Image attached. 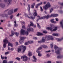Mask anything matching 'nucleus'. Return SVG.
<instances>
[{
  "label": "nucleus",
  "instance_id": "nucleus-15",
  "mask_svg": "<svg viewBox=\"0 0 63 63\" xmlns=\"http://www.w3.org/2000/svg\"><path fill=\"white\" fill-rule=\"evenodd\" d=\"M5 7V4L3 3H0V7H1L2 8H4Z\"/></svg>",
  "mask_w": 63,
  "mask_h": 63
},
{
  "label": "nucleus",
  "instance_id": "nucleus-22",
  "mask_svg": "<svg viewBox=\"0 0 63 63\" xmlns=\"http://www.w3.org/2000/svg\"><path fill=\"white\" fill-rule=\"evenodd\" d=\"M63 20H62V21H61L60 22V24L61 25V26L62 27V29H63Z\"/></svg>",
  "mask_w": 63,
  "mask_h": 63
},
{
  "label": "nucleus",
  "instance_id": "nucleus-37",
  "mask_svg": "<svg viewBox=\"0 0 63 63\" xmlns=\"http://www.w3.org/2000/svg\"><path fill=\"white\" fill-rule=\"evenodd\" d=\"M25 16H27L29 18H30V17L28 16V15H27V14L26 13H25Z\"/></svg>",
  "mask_w": 63,
  "mask_h": 63
},
{
  "label": "nucleus",
  "instance_id": "nucleus-30",
  "mask_svg": "<svg viewBox=\"0 0 63 63\" xmlns=\"http://www.w3.org/2000/svg\"><path fill=\"white\" fill-rule=\"evenodd\" d=\"M3 16H2V17L5 16V17H7L8 16V14H4L2 15Z\"/></svg>",
  "mask_w": 63,
  "mask_h": 63
},
{
  "label": "nucleus",
  "instance_id": "nucleus-25",
  "mask_svg": "<svg viewBox=\"0 0 63 63\" xmlns=\"http://www.w3.org/2000/svg\"><path fill=\"white\" fill-rule=\"evenodd\" d=\"M41 41L42 42L45 43V41H46V37H43Z\"/></svg>",
  "mask_w": 63,
  "mask_h": 63
},
{
  "label": "nucleus",
  "instance_id": "nucleus-55",
  "mask_svg": "<svg viewBox=\"0 0 63 63\" xmlns=\"http://www.w3.org/2000/svg\"><path fill=\"white\" fill-rule=\"evenodd\" d=\"M45 52H50V50H49L48 51H45Z\"/></svg>",
  "mask_w": 63,
  "mask_h": 63
},
{
  "label": "nucleus",
  "instance_id": "nucleus-28",
  "mask_svg": "<svg viewBox=\"0 0 63 63\" xmlns=\"http://www.w3.org/2000/svg\"><path fill=\"white\" fill-rule=\"evenodd\" d=\"M43 47H39L38 48H37L36 50V51H39V50H41V49H42V48Z\"/></svg>",
  "mask_w": 63,
  "mask_h": 63
},
{
  "label": "nucleus",
  "instance_id": "nucleus-3",
  "mask_svg": "<svg viewBox=\"0 0 63 63\" xmlns=\"http://www.w3.org/2000/svg\"><path fill=\"white\" fill-rule=\"evenodd\" d=\"M50 7V3L49 2H48L47 3V4L45 5V6L43 7V9L44 8V9L45 11H46L48 9V8H49Z\"/></svg>",
  "mask_w": 63,
  "mask_h": 63
},
{
  "label": "nucleus",
  "instance_id": "nucleus-27",
  "mask_svg": "<svg viewBox=\"0 0 63 63\" xmlns=\"http://www.w3.org/2000/svg\"><path fill=\"white\" fill-rule=\"evenodd\" d=\"M30 5L29 4H28V8H27V10L29 11V12H30Z\"/></svg>",
  "mask_w": 63,
  "mask_h": 63
},
{
  "label": "nucleus",
  "instance_id": "nucleus-24",
  "mask_svg": "<svg viewBox=\"0 0 63 63\" xmlns=\"http://www.w3.org/2000/svg\"><path fill=\"white\" fill-rule=\"evenodd\" d=\"M59 34L57 33H54L52 35L54 36H59Z\"/></svg>",
  "mask_w": 63,
  "mask_h": 63
},
{
  "label": "nucleus",
  "instance_id": "nucleus-9",
  "mask_svg": "<svg viewBox=\"0 0 63 63\" xmlns=\"http://www.w3.org/2000/svg\"><path fill=\"white\" fill-rule=\"evenodd\" d=\"M11 33L12 34L10 35V36H11V37L13 36V35H14V34L16 35L17 37V36H18V35H19V33H17L16 32H13V31H11Z\"/></svg>",
  "mask_w": 63,
  "mask_h": 63
},
{
  "label": "nucleus",
  "instance_id": "nucleus-23",
  "mask_svg": "<svg viewBox=\"0 0 63 63\" xmlns=\"http://www.w3.org/2000/svg\"><path fill=\"white\" fill-rule=\"evenodd\" d=\"M36 35H37V36H42V35H43V34L42 33L38 32H37Z\"/></svg>",
  "mask_w": 63,
  "mask_h": 63
},
{
  "label": "nucleus",
  "instance_id": "nucleus-50",
  "mask_svg": "<svg viewBox=\"0 0 63 63\" xmlns=\"http://www.w3.org/2000/svg\"><path fill=\"white\" fill-rule=\"evenodd\" d=\"M28 42H26L25 43V45L26 46H27V45H28Z\"/></svg>",
  "mask_w": 63,
  "mask_h": 63
},
{
  "label": "nucleus",
  "instance_id": "nucleus-57",
  "mask_svg": "<svg viewBox=\"0 0 63 63\" xmlns=\"http://www.w3.org/2000/svg\"><path fill=\"white\" fill-rule=\"evenodd\" d=\"M47 57H49V54H47Z\"/></svg>",
  "mask_w": 63,
  "mask_h": 63
},
{
  "label": "nucleus",
  "instance_id": "nucleus-2",
  "mask_svg": "<svg viewBox=\"0 0 63 63\" xmlns=\"http://www.w3.org/2000/svg\"><path fill=\"white\" fill-rule=\"evenodd\" d=\"M23 48V51L22 52V53H23L26 49V46H24L23 45H21L19 47V48L18 49V52H19L21 51V50L22 49V48Z\"/></svg>",
  "mask_w": 63,
  "mask_h": 63
},
{
  "label": "nucleus",
  "instance_id": "nucleus-43",
  "mask_svg": "<svg viewBox=\"0 0 63 63\" xmlns=\"http://www.w3.org/2000/svg\"><path fill=\"white\" fill-rule=\"evenodd\" d=\"M52 11H53V8H51L50 9V13H51L52 12Z\"/></svg>",
  "mask_w": 63,
  "mask_h": 63
},
{
  "label": "nucleus",
  "instance_id": "nucleus-38",
  "mask_svg": "<svg viewBox=\"0 0 63 63\" xmlns=\"http://www.w3.org/2000/svg\"><path fill=\"white\" fill-rule=\"evenodd\" d=\"M51 47L52 48L53 46V43H51L50 44Z\"/></svg>",
  "mask_w": 63,
  "mask_h": 63
},
{
  "label": "nucleus",
  "instance_id": "nucleus-21",
  "mask_svg": "<svg viewBox=\"0 0 63 63\" xmlns=\"http://www.w3.org/2000/svg\"><path fill=\"white\" fill-rule=\"evenodd\" d=\"M41 46L44 48H47V46L45 45H41Z\"/></svg>",
  "mask_w": 63,
  "mask_h": 63
},
{
  "label": "nucleus",
  "instance_id": "nucleus-62",
  "mask_svg": "<svg viewBox=\"0 0 63 63\" xmlns=\"http://www.w3.org/2000/svg\"><path fill=\"white\" fill-rule=\"evenodd\" d=\"M10 10V8H9L8 9H7V10H5V12H6L7 11H9V10Z\"/></svg>",
  "mask_w": 63,
  "mask_h": 63
},
{
  "label": "nucleus",
  "instance_id": "nucleus-36",
  "mask_svg": "<svg viewBox=\"0 0 63 63\" xmlns=\"http://www.w3.org/2000/svg\"><path fill=\"white\" fill-rule=\"evenodd\" d=\"M54 49L55 50V49H58V47H57L56 45H55Z\"/></svg>",
  "mask_w": 63,
  "mask_h": 63
},
{
  "label": "nucleus",
  "instance_id": "nucleus-59",
  "mask_svg": "<svg viewBox=\"0 0 63 63\" xmlns=\"http://www.w3.org/2000/svg\"><path fill=\"white\" fill-rule=\"evenodd\" d=\"M38 43H41L42 42V41H38Z\"/></svg>",
  "mask_w": 63,
  "mask_h": 63
},
{
  "label": "nucleus",
  "instance_id": "nucleus-42",
  "mask_svg": "<svg viewBox=\"0 0 63 63\" xmlns=\"http://www.w3.org/2000/svg\"><path fill=\"white\" fill-rule=\"evenodd\" d=\"M14 23H15V24L14 25V27H16V26L17 25L16 24V21H14Z\"/></svg>",
  "mask_w": 63,
  "mask_h": 63
},
{
  "label": "nucleus",
  "instance_id": "nucleus-45",
  "mask_svg": "<svg viewBox=\"0 0 63 63\" xmlns=\"http://www.w3.org/2000/svg\"><path fill=\"white\" fill-rule=\"evenodd\" d=\"M9 53H10V52L8 51L5 52V55H7V54H9Z\"/></svg>",
  "mask_w": 63,
  "mask_h": 63
},
{
  "label": "nucleus",
  "instance_id": "nucleus-11",
  "mask_svg": "<svg viewBox=\"0 0 63 63\" xmlns=\"http://www.w3.org/2000/svg\"><path fill=\"white\" fill-rule=\"evenodd\" d=\"M34 14L35 15V16H33V15H31V17L29 18H31V19H35V16H37V15H38V14H37V13L36 12V11L35 10V12L34 13Z\"/></svg>",
  "mask_w": 63,
  "mask_h": 63
},
{
  "label": "nucleus",
  "instance_id": "nucleus-16",
  "mask_svg": "<svg viewBox=\"0 0 63 63\" xmlns=\"http://www.w3.org/2000/svg\"><path fill=\"white\" fill-rule=\"evenodd\" d=\"M36 52L37 53H38V56H39V57H41L42 56V54L40 53L39 51H36Z\"/></svg>",
  "mask_w": 63,
  "mask_h": 63
},
{
  "label": "nucleus",
  "instance_id": "nucleus-31",
  "mask_svg": "<svg viewBox=\"0 0 63 63\" xmlns=\"http://www.w3.org/2000/svg\"><path fill=\"white\" fill-rule=\"evenodd\" d=\"M33 59H34V60H33V61H34L35 62H36V61H37V58H36V57H35V56H33Z\"/></svg>",
  "mask_w": 63,
  "mask_h": 63
},
{
  "label": "nucleus",
  "instance_id": "nucleus-33",
  "mask_svg": "<svg viewBox=\"0 0 63 63\" xmlns=\"http://www.w3.org/2000/svg\"><path fill=\"white\" fill-rule=\"evenodd\" d=\"M45 16H43V17H39L38 18L39 19H45Z\"/></svg>",
  "mask_w": 63,
  "mask_h": 63
},
{
  "label": "nucleus",
  "instance_id": "nucleus-20",
  "mask_svg": "<svg viewBox=\"0 0 63 63\" xmlns=\"http://www.w3.org/2000/svg\"><path fill=\"white\" fill-rule=\"evenodd\" d=\"M56 39L57 41H62L63 40V37L61 38V39H59L58 38H56Z\"/></svg>",
  "mask_w": 63,
  "mask_h": 63
},
{
  "label": "nucleus",
  "instance_id": "nucleus-54",
  "mask_svg": "<svg viewBox=\"0 0 63 63\" xmlns=\"http://www.w3.org/2000/svg\"><path fill=\"white\" fill-rule=\"evenodd\" d=\"M59 12L60 13H63V11L62 10H61V11H60Z\"/></svg>",
  "mask_w": 63,
  "mask_h": 63
},
{
  "label": "nucleus",
  "instance_id": "nucleus-10",
  "mask_svg": "<svg viewBox=\"0 0 63 63\" xmlns=\"http://www.w3.org/2000/svg\"><path fill=\"white\" fill-rule=\"evenodd\" d=\"M25 39H26V37H21L20 38V39L19 40V43H20L21 44H22L23 43V40Z\"/></svg>",
  "mask_w": 63,
  "mask_h": 63
},
{
  "label": "nucleus",
  "instance_id": "nucleus-18",
  "mask_svg": "<svg viewBox=\"0 0 63 63\" xmlns=\"http://www.w3.org/2000/svg\"><path fill=\"white\" fill-rule=\"evenodd\" d=\"M21 33L23 35L24 34V33H25V30L22 29H21Z\"/></svg>",
  "mask_w": 63,
  "mask_h": 63
},
{
  "label": "nucleus",
  "instance_id": "nucleus-52",
  "mask_svg": "<svg viewBox=\"0 0 63 63\" xmlns=\"http://www.w3.org/2000/svg\"><path fill=\"white\" fill-rule=\"evenodd\" d=\"M55 20L56 21H59V19L58 18H56Z\"/></svg>",
  "mask_w": 63,
  "mask_h": 63
},
{
  "label": "nucleus",
  "instance_id": "nucleus-40",
  "mask_svg": "<svg viewBox=\"0 0 63 63\" xmlns=\"http://www.w3.org/2000/svg\"><path fill=\"white\" fill-rule=\"evenodd\" d=\"M17 10H18V8H16L14 10V12H16L17 11Z\"/></svg>",
  "mask_w": 63,
  "mask_h": 63
},
{
  "label": "nucleus",
  "instance_id": "nucleus-39",
  "mask_svg": "<svg viewBox=\"0 0 63 63\" xmlns=\"http://www.w3.org/2000/svg\"><path fill=\"white\" fill-rule=\"evenodd\" d=\"M37 25L38 28H39V29H40L41 28V27H40V26L39 23H37Z\"/></svg>",
  "mask_w": 63,
  "mask_h": 63
},
{
  "label": "nucleus",
  "instance_id": "nucleus-56",
  "mask_svg": "<svg viewBox=\"0 0 63 63\" xmlns=\"http://www.w3.org/2000/svg\"><path fill=\"white\" fill-rule=\"evenodd\" d=\"M13 15L11 16H10V19H12L13 18Z\"/></svg>",
  "mask_w": 63,
  "mask_h": 63
},
{
  "label": "nucleus",
  "instance_id": "nucleus-4",
  "mask_svg": "<svg viewBox=\"0 0 63 63\" xmlns=\"http://www.w3.org/2000/svg\"><path fill=\"white\" fill-rule=\"evenodd\" d=\"M4 1L5 3H7V6L8 7L11 4V2L12 1V0H4Z\"/></svg>",
  "mask_w": 63,
  "mask_h": 63
},
{
  "label": "nucleus",
  "instance_id": "nucleus-41",
  "mask_svg": "<svg viewBox=\"0 0 63 63\" xmlns=\"http://www.w3.org/2000/svg\"><path fill=\"white\" fill-rule=\"evenodd\" d=\"M15 59L17 60H18V61H20V59L19 58L17 57Z\"/></svg>",
  "mask_w": 63,
  "mask_h": 63
},
{
  "label": "nucleus",
  "instance_id": "nucleus-49",
  "mask_svg": "<svg viewBox=\"0 0 63 63\" xmlns=\"http://www.w3.org/2000/svg\"><path fill=\"white\" fill-rule=\"evenodd\" d=\"M43 33H47V32L46 31H44L43 32Z\"/></svg>",
  "mask_w": 63,
  "mask_h": 63
},
{
  "label": "nucleus",
  "instance_id": "nucleus-35",
  "mask_svg": "<svg viewBox=\"0 0 63 63\" xmlns=\"http://www.w3.org/2000/svg\"><path fill=\"white\" fill-rule=\"evenodd\" d=\"M8 46H11V47H13V45L12 44H11L10 43H9L8 44Z\"/></svg>",
  "mask_w": 63,
  "mask_h": 63
},
{
  "label": "nucleus",
  "instance_id": "nucleus-26",
  "mask_svg": "<svg viewBox=\"0 0 63 63\" xmlns=\"http://www.w3.org/2000/svg\"><path fill=\"white\" fill-rule=\"evenodd\" d=\"M35 5V3H33L32 4V5H31V8L32 9H33L34 8V6Z\"/></svg>",
  "mask_w": 63,
  "mask_h": 63
},
{
  "label": "nucleus",
  "instance_id": "nucleus-61",
  "mask_svg": "<svg viewBox=\"0 0 63 63\" xmlns=\"http://www.w3.org/2000/svg\"><path fill=\"white\" fill-rule=\"evenodd\" d=\"M8 49L9 50H11V48H10V47H8Z\"/></svg>",
  "mask_w": 63,
  "mask_h": 63
},
{
  "label": "nucleus",
  "instance_id": "nucleus-12",
  "mask_svg": "<svg viewBox=\"0 0 63 63\" xmlns=\"http://www.w3.org/2000/svg\"><path fill=\"white\" fill-rule=\"evenodd\" d=\"M13 13V10H11L9 11L8 12V15H11Z\"/></svg>",
  "mask_w": 63,
  "mask_h": 63
},
{
  "label": "nucleus",
  "instance_id": "nucleus-8",
  "mask_svg": "<svg viewBox=\"0 0 63 63\" xmlns=\"http://www.w3.org/2000/svg\"><path fill=\"white\" fill-rule=\"evenodd\" d=\"M46 39L47 41H48L49 40H54V38H53V37L50 35L47 36Z\"/></svg>",
  "mask_w": 63,
  "mask_h": 63
},
{
  "label": "nucleus",
  "instance_id": "nucleus-7",
  "mask_svg": "<svg viewBox=\"0 0 63 63\" xmlns=\"http://www.w3.org/2000/svg\"><path fill=\"white\" fill-rule=\"evenodd\" d=\"M21 58L23 61H27V59H28L27 57L25 56H21Z\"/></svg>",
  "mask_w": 63,
  "mask_h": 63
},
{
  "label": "nucleus",
  "instance_id": "nucleus-17",
  "mask_svg": "<svg viewBox=\"0 0 63 63\" xmlns=\"http://www.w3.org/2000/svg\"><path fill=\"white\" fill-rule=\"evenodd\" d=\"M58 15L56 14H51L50 15V17H54L55 16V17L57 16Z\"/></svg>",
  "mask_w": 63,
  "mask_h": 63
},
{
  "label": "nucleus",
  "instance_id": "nucleus-5",
  "mask_svg": "<svg viewBox=\"0 0 63 63\" xmlns=\"http://www.w3.org/2000/svg\"><path fill=\"white\" fill-rule=\"evenodd\" d=\"M46 29L48 30H50L51 31H55L57 30V27H55L54 29H53L52 28L48 27L46 28Z\"/></svg>",
  "mask_w": 63,
  "mask_h": 63
},
{
  "label": "nucleus",
  "instance_id": "nucleus-47",
  "mask_svg": "<svg viewBox=\"0 0 63 63\" xmlns=\"http://www.w3.org/2000/svg\"><path fill=\"white\" fill-rule=\"evenodd\" d=\"M59 4L60 5H62V6H63V3H61V2H59Z\"/></svg>",
  "mask_w": 63,
  "mask_h": 63
},
{
  "label": "nucleus",
  "instance_id": "nucleus-64",
  "mask_svg": "<svg viewBox=\"0 0 63 63\" xmlns=\"http://www.w3.org/2000/svg\"><path fill=\"white\" fill-rule=\"evenodd\" d=\"M14 48H11V50H12V51H13V50H14Z\"/></svg>",
  "mask_w": 63,
  "mask_h": 63
},
{
  "label": "nucleus",
  "instance_id": "nucleus-60",
  "mask_svg": "<svg viewBox=\"0 0 63 63\" xmlns=\"http://www.w3.org/2000/svg\"><path fill=\"white\" fill-rule=\"evenodd\" d=\"M28 44H31V41H28Z\"/></svg>",
  "mask_w": 63,
  "mask_h": 63
},
{
  "label": "nucleus",
  "instance_id": "nucleus-63",
  "mask_svg": "<svg viewBox=\"0 0 63 63\" xmlns=\"http://www.w3.org/2000/svg\"><path fill=\"white\" fill-rule=\"evenodd\" d=\"M16 45H17V46H18V42H16Z\"/></svg>",
  "mask_w": 63,
  "mask_h": 63
},
{
  "label": "nucleus",
  "instance_id": "nucleus-14",
  "mask_svg": "<svg viewBox=\"0 0 63 63\" xmlns=\"http://www.w3.org/2000/svg\"><path fill=\"white\" fill-rule=\"evenodd\" d=\"M3 63H13V62L12 61H10L8 63H7V61L4 60L3 61Z\"/></svg>",
  "mask_w": 63,
  "mask_h": 63
},
{
  "label": "nucleus",
  "instance_id": "nucleus-13",
  "mask_svg": "<svg viewBox=\"0 0 63 63\" xmlns=\"http://www.w3.org/2000/svg\"><path fill=\"white\" fill-rule=\"evenodd\" d=\"M55 51L56 53L57 54H59L60 53V51L59 49L55 50Z\"/></svg>",
  "mask_w": 63,
  "mask_h": 63
},
{
  "label": "nucleus",
  "instance_id": "nucleus-48",
  "mask_svg": "<svg viewBox=\"0 0 63 63\" xmlns=\"http://www.w3.org/2000/svg\"><path fill=\"white\" fill-rule=\"evenodd\" d=\"M50 21L51 22H52V23H53L54 21V19H52Z\"/></svg>",
  "mask_w": 63,
  "mask_h": 63
},
{
  "label": "nucleus",
  "instance_id": "nucleus-58",
  "mask_svg": "<svg viewBox=\"0 0 63 63\" xmlns=\"http://www.w3.org/2000/svg\"><path fill=\"white\" fill-rule=\"evenodd\" d=\"M58 7H59V6L58 5H57L55 7V8L56 9H57L58 8Z\"/></svg>",
  "mask_w": 63,
  "mask_h": 63
},
{
  "label": "nucleus",
  "instance_id": "nucleus-34",
  "mask_svg": "<svg viewBox=\"0 0 63 63\" xmlns=\"http://www.w3.org/2000/svg\"><path fill=\"white\" fill-rule=\"evenodd\" d=\"M45 16V18H46V19H48V18L49 17V15H48L47 16Z\"/></svg>",
  "mask_w": 63,
  "mask_h": 63
},
{
  "label": "nucleus",
  "instance_id": "nucleus-32",
  "mask_svg": "<svg viewBox=\"0 0 63 63\" xmlns=\"http://www.w3.org/2000/svg\"><path fill=\"white\" fill-rule=\"evenodd\" d=\"M28 55L29 56H32V52L30 51H29V53H28Z\"/></svg>",
  "mask_w": 63,
  "mask_h": 63
},
{
  "label": "nucleus",
  "instance_id": "nucleus-19",
  "mask_svg": "<svg viewBox=\"0 0 63 63\" xmlns=\"http://www.w3.org/2000/svg\"><path fill=\"white\" fill-rule=\"evenodd\" d=\"M42 4H43V2H41V3L37 4L35 6L36 8H38V6H40V5H42Z\"/></svg>",
  "mask_w": 63,
  "mask_h": 63
},
{
  "label": "nucleus",
  "instance_id": "nucleus-29",
  "mask_svg": "<svg viewBox=\"0 0 63 63\" xmlns=\"http://www.w3.org/2000/svg\"><path fill=\"white\" fill-rule=\"evenodd\" d=\"M63 57V55H59L57 57V58H62Z\"/></svg>",
  "mask_w": 63,
  "mask_h": 63
},
{
  "label": "nucleus",
  "instance_id": "nucleus-44",
  "mask_svg": "<svg viewBox=\"0 0 63 63\" xmlns=\"http://www.w3.org/2000/svg\"><path fill=\"white\" fill-rule=\"evenodd\" d=\"M40 9H41L40 11L41 12H43V8H42V7H40Z\"/></svg>",
  "mask_w": 63,
  "mask_h": 63
},
{
  "label": "nucleus",
  "instance_id": "nucleus-51",
  "mask_svg": "<svg viewBox=\"0 0 63 63\" xmlns=\"http://www.w3.org/2000/svg\"><path fill=\"white\" fill-rule=\"evenodd\" d=\"M1 59L2 60H3V59H4V57H2V55L1 56Z\"/></svg>",
  "mask_w": 63,
  "mask_h": 63
},
{
  "label": "nucleus",
  "instance_id": "nucleus-53",
  "mask_svg": "<svg viewBox=\"0 0 63 63\" xmlns=\"http://www.w3.org/2000/svg\"><path fill=\"white\" fill-rule=\"evenodd\" d=\"M47 63H51V62L50 61H48L47 62Z\"/></svg>",
  "mask_w": 63,
  "mask_h": 63
},
{
  "label": "nucleus",
  "instance_id": "nucleus-6",
  "mask_svg": "<svg viewBox=\"0 0 63 63\" xmlns=\"http://www.w3.org/2000/svg\"><path fill=\"white\" fill-rule=\"evenodd\" d=\"M3 42H4V43L3 44V48H5L6 47V44H7V43H9L8 40L6 39H5L3 40Z\"/></svg>",
  "mask_w": 63,
  "mask_h": 63
},
{
  "label": "nucleus",
  "instance_id": "nucleus-1",
  "mask_svg": "<svg viewBox=\"0 0 63 63\" xmlns=\"http://www.w3.org/2000/svg\"><path fill=\"white\" fill-rule=\"evenodd\" d=\"M31 24H30V25H28V29H27V31H32V32H33L34 31V29L33 28H31V26H32L33 27L35 28L36 27V26L35 25H34L32 22H30Z\"/></svg>",
  "mask_w": 63,
  "mask_h": 63
},
{
  "label": "nucleus",
  "instance_id": "nucleus-46",
  "mask_svg": "<svg viewBox=\"0 0 63 63\" xmlns=\"http://www.w3.org/2000/svg\"><path fill=\"white\" fill-rule=\"evenodd\" d=\"M25 34L26 35V36H27V35H28L29 34L28 33V32H26Z\"/></svg>",
  "mask_w": 63,
  "mask_h": 63
}]
</instances>
